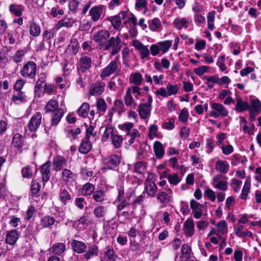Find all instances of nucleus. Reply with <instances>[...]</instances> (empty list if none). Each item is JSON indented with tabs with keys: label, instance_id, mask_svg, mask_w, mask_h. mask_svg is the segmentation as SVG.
Segmentation results:
<instances>
[{
	"label": "nucleus",
	"instance_id": "obj_1",
	"mask_svg": "<svg viewBox=\"0 0 261 261\" xmlns=\"http://www.w3.org/2000/svg\"><path fill=\"white\" fill-rule=\"evenodd\" d=\"M121 40L119 35L116 37H112L105 44L104 49L105 50H109L112 48L110 53L111 55L114 56L117 54L121 49Z\"/></svg>",
	"mask_w": 261,
	"mask_h": 261
},
{
	"label": "nucleus",
	"instance_id": "obj_2",
	"mask_svg": "<svg viewBox=\"0 0 261 261\" xmlns=\"http://www.w3.org/2000/svg\"><path fill=\"white\" fill-rule=\"evenodd\" d=\"M36 64L33 61H28L23 65L20 73L23 77L33 79L36 76Z\"/></svg>",
	"mask_w": 261,
	"mask_h": 261
},
{
	"label": "nucleus",
	"instance_id": "obj_3",
	"mask_svg": "<svg viewBox=\"0 0 261 261\" xmlns=\"http://www.w3.org/2000/svg\"><path fill=\"white\" fill-rule=\"evenodd\" d=\"M21 32V28L18 27L13 31L6 33L4 37L5 39L8 40L9 44L11 45L15 43L18 44L20 43L21 39L22 38Z\"/></svg>",
	"mask_w": 261,
	"mask_h": 261
},
{
	"label": "nucleus",
	"instance_id": "obj_4",
	"mask_svg": "<svg viewBox=\"0 0 261 261\" xmlns=\"http://www.w3.org/2000/svg\"><path fill=\"white\" fill-rule=\"evenodd\" d=\"M42 117V114L39 112H36L34 114L27 125L28 129L30 132L34 133L38 130L41 124Z\"/></svg>",
	"mask_w": 261,
	"mask_h": 261
},
{
	"label": "nucleus",
	"instance_id": "obj_5",
	"mask_svg": "<svg viewBox=\"0 0 261 261\" xmlns=\"http://www.w3.org/2000/svg\"><path fill=\"white\" fill-rule=\"evenodd\" d=\"M64 114V112L63 109H59L52 112L51 114L50 126L49 127L45 126V130L46 132L52 127H56L58 124L61 118L63 117Z\"/></svg>",
	"mask_w": 261,
	"mask_h": 261
},
{
	"label": "nucleus",
	"instance_id": "obj_6",
	"mask_svg": "<svg viewBox=\"0 0 261 261\" xmlns=\"http://www.w3.org/2000/svg\"><path fill=\"white\" fill-rule=\"evenodd\" d=\"M92 61L90 57L86 56H82L77 63L78 72L84 73L91 67Z\"/></svg>",
	"mask_w": 261,
	"mask_h": 261
},
{
	"label": "nucleus",
	"instance_id": "obj_7",
	"mask_svg": "<svg viewBox=\"0 0 261 261\" xmlns=\"http://www.w3.org/2000/svg\"><path fill=\"white\" fill-rule=\"evenodd\" d=\"M211 106L213 111L211 112L210 114V116H213L216 118L219 117V116H222L223 117L227 116L228 111L223 105L219 103L213 102Z\"/></svg>",
	"mask_w": 261,
	"mask_h": 261
},
{
	"label": "nucleus",
	"instance_id": "obj_8",
	"mask_svg": "<svg viewBox=\"0 0 261 261\" xmlns=\"http://www.w3.org/2000/svg\"><path fill=\"white\" fill-rule=\"evenodd\" d=\"M110 36V32L105 30L97 31L93 36V40L99 45H104L107 43V40Z\"/></svg>",
	"mask_w": 261,
	"mask_h": 261
},
{
	"label": "nucleus",
	"instance_id": "obj_9",
	"mask_svg": "<svg viewBox=\"0 0 261 261\" xmlns=\"http://www.w3.org/2000/svg\"><path fill=\"white\" fill-rule=\"evenodd\" d=\"M120 161L121 158L119 155L113 154L105 158L103 162L106 168L112 169L118 166Z\"/></svg>",
	"mask_w": 261,
	"mask_h": 261
},
{
	"label": "nucleus",
	"instance_id": "obj_10",
	"mask_svg": "<svg viewBox=\"0 0 261 261\" xmlns=\"http://www.w3.org/2000/svg\"><path fill=\"white\" fill-rule=\"evenodd\" d=\"M118 65L116 60H112L110 63L104 68L101 73H100V77L104 79L110 75L114 73L118 69Z\"/></svg>",
	"mask_w": 261,
	"mask_h": 261
},
{
	"label": "nucleus",
	"instance_id": "obj_11",
	"mask_svg": "<svg viewBox=\"0 0 261 261\" xmlns=\"http://www.w3.org/2000/svg\"><path fill=\"white\" fill-rule=\"evenodd\" d=\"M133 45L137 49L140 54L142 59L147 58L149 55V50L146 46H145L138 40H135L133 42Z\"/></svg>",
	"mask_w": 261,
	"mask_h": 261
},
{
	"label": "nucleus",
	"instance_id": "obj_12",
	"mask_svg": "<svg viewBox=\"0 0 261 261\" xmlns=\"http://www.w3.org/2000/svg\"><path fill=\"white\" fill-rule=\"evenodd\" d=\"M203 206L196 201L192 199L190 201V207L193 210V216L196 219H199L202 215V209Z\"/></svg>",
	"mask_w": 261,
	"mask_h": 261
},
{
	"label": "nucleus",
	"instance_id": "obj_13",
	"mask_svg": "<svg viewBox=\"0 0 261 261\" xmlns=\"http://www.w3.org/2000/svg\"><path fill=\"white\" fill-rule=\"evenodd\" d=\"M67 165L66 159L61 156L57 155L55 157L53 161V169L55 171H59Z\"/></svg>",
	"mask_w": 261,
	"mask_h": 261
},
{
	"label": "nucleus",
	"instance_id": "obj_14",
	"mask_svg": "<svg viewBox=\"0 0 261 261\" xmlns=\"http://www.w3.org/2000/svg\"><path fill=\"white\" fill-rule=\"evenodd\" d=\"M251 118L252 120L255 119L254 115L256 113H259L261 112V102L258 99H253L251 101V105L250 107L249 106V109Z\"/></svg>",
	"mask_w": 261,
	"mask_h": 261
},
{
	"label": "nucleus",
	"instance_id": "obj_15",
	"mask_svg": "<svg viewBox=\"0 0 261 261\" xmlns=\"http://www.w3.org/2000/svg\"><path fill=\"white\" fill-rule=\"evenodd\" d=\"M105 86L103 82L95 83L91 85L89 94L92 95H101L105 90Z\"/></svg>",
	"mask_w": 261,
	"mask_h": 261
},
{
	"label": "nucleus",
	"instance_id": "obj_16",
	"mask_svg": "<svg viewBox=\"0 0 261 261\" xmlns=\"http://www.w3.org/2000/svg\"><path fill=\"white\" fill-rule=\"evenodd\" d=\"M94 106H96L97 108L96 114L98 115V117L103 115L107 109V104L106 101L101 98L97 99L95 106H92V107Z\"/></svg>",
	"mask_w": 261,
	"mask_h": 261
},
{
	"label": "nucleus",
	"instance_id": "obj_17",
	"mask_svg": "<svg viewBox=\"0 0 261 261\" xmlns=\"http://www.w3.org/2000/svg\"><path fill=\"white\" fill-rule=\"evenodd\" d=\"M102 10L101 6H97L92 7L89 12V15L93 21H98L102 14Z\"/></svg>",
	"mask_w": 261,
	"mask_h": 261
},
{
	"label": "nucleus",
	"instance_id": "obj_18",
	"mask_svg": "<svg viewBox=\"0 0 261 261\" xmlns=\"http://www.w3.org/2000/svg\"><path fill=\"white\" fill-rule=\"evenodd\" d=\"M25 138L19 133H16L14 135L12 140V144L16 148L21 149L24 143Z\"/></svg>",
	"mask_w": 261,
	"mask_h": 261
},
{
	"label": "nucleus",
	"instance_id": "obj_19",
	"mask_svg": "<svg viewBox=\"0 0 261 261\" xmlns=\"http://www.w3.org/2000/svg\"><path fill=\"white\" fill-rule=\"evenodd\" d=\"M40 172L42 181L46 182L49 180L50 176L49 162H46L41 166Z\"/></svg>",
	"mask_w": 261,
	"mask_h": 261
},
{
	"label": "nucleus",
	"instance_id": "obj_20",
	"mask_svg": "<svg viewBox=\"0 0 261 261\" xmlns=\"http://www.w3.org/2000/svg\"><path fill=\"white\" fill-rule=\"evenodd\" d=\"M145 189L148 195L153 197L157 191L155 184L151 179H148L145 183Z\"/></svg>",
	"mask_w": 261,
	"mask_h": 261
},
{
	"label": "nucleus",
	"instance_id": "obj_21",
	"mask_svg": "<svg viewBox=\"0 0 261 261\" xmlns=\"http://www.w3.org/2000/svg\"><path fill=\"white\" fill-rule=\"evenodd\" d=\"M98 254V248L95 244H90L88 247V250L83 255L84 258L89 260L90 258L96 256Z\"/></svg>",
	"mask_w": 261,
	"mask_h": 261
},
{
	"label": "nucleus",
	"instance_id": "obj_22",
	"mask_svg": "<svg viewBox=\"0 0 261 261\" xmlns=\"http://www.w3.org/2000/svg\"><path fill=\"white\" fill-rule=\"evenodd\" d=\"M184 232L186 236L191 237L194 233V224L192 219H188L184 224Z\"/></svg>",
	"mask_w": 261,
	"mask_h": 261
},
{
	"label": "nucleus",
	"instance_id": "obj_23",
	"mask_svg": "<svg viewBox=\"0 0 261 261\" xmlns=\"http://www.w3.org/2000/svg\"><path fill=\"white\" fill-rule=\"evenodd\" d=\"M71 246L73 250L78 253L85 252L87 249V246L85 243L75 240L72 241Z\"/></svg>",
	"mask_w": 261,
	"mask_h": 261
},
{
	"label": "nucleus",
	"instance_id": "obj_24",
	"mask_svg": "<svg viewBox=\"0 0 261 261\" xmlns=\"http://www.w3.org/2000/svg\"><path fill=\"white\" fill-rule=\"evenodd\" d=\"M24 6L21 5H18L15 3L11 4L9 6L10 12L17 17H20L22 15V12L24 10Z\"/></svg>",
	"mask_w": 261,
	"mask_h": 261
},
{
	"label": "nucleus",
	"instance_id": "obj_25",
	"mask_svg": "<svg viewBox=\"0 0 261 261\" xmlns=\"http://www.w3.org/2000/svg\"><path fill=\"white\" fill-rule=\"evenodd\" d=\"M91 142L85 138L83 139L79 147V152L82 154L88 153L92 147Z\"/></svg>",
	"mask_w": 261,
	"mask_h": 261
},
{
	"label": "nucleus",
	"instance_id": "obj_26",
	"mask_svg": "<svg viewBox=\"0 0 261 261\" xmlns=\"http://www.w3.org/2000/svg\"><path fill=\"white\" fill-rule=\"evenodd\" d=\"M153 150L157 159H162L165 154V150L163 144L160 141H155L153 144Z\"/></svg>",
	"mask_w": 261,
	"mask_h": 261
},
{
	"label": "nucleus",
	"instance_id": "obj_27",
	"mask_svg": "<svg viewBox=\"0 0 261 261\" xmlns=\"http://www.w3.org/2000/svg\"><path fill=\"white\" fill-rule=\"evenodd\" d=\"M151 107L141 103L138 107V113L143 119L147 118L150 114Z\"/></svg>",
	"mask_w": 261,
	"mask_h": 261
},
{
	"label": "nucleus",
	"instance_id": "obj_28",
	"mask_svg": "<svg viewBox=\"0 0 261 261\" xmlns=\"http://www.w3.org/2000/svg\"><path fill=\"white\" fill-rule=\"evenodd\" d=\"M65 249L66 246L65 244L59 242L53 245L49 249V251L53 254L60 255L65 251Z\"/></svg>",
	"mask_w": 261,
	"mask_h": 261
},
{
	"label": "nucleus",
	"instance_id": "obj_29",
	"mask_svg": "<svg viewBox=\"0 0 261 261\" xmlns=\"http://www.w3.org/2000/svg\"><path fill=\"white\" fill-rule=\"evenodd\" d=\"M74 22L75 21L72 18L65 17L58 21L56 25V29L58 30L62 27H71Z\"/></svg>",
	"mask_w": 261,
	"mask_h": 261
},
{
	"label": "nucleus",
	"instance_id": "obj_30",
	"mask_svg": "<svg viewBox=\"0 0 261 261\" xmlns=\"http://www.w3.org/2000/svg\"><path fill=\"white\" fill-rule=\"evenodd\" d=\"M171 193L172 190L170 189H169L167 192L163 191L160 192L157 195L156 198L162 204L168 203L170 200L171 196L170 194H171Z\"/></svg>",
	"mask_w": 261,
	"mask_h": 261
},
{
	"label": "nucleus",
	"instance_id": "obj_31",
	"mask_svg": "<svg viewBox=\"0 0 261 261\" xmlns=\"http://www.w3.org/2000/svg\"><path fill=\"white\" fill-rule=\"evenodd\" d=\"M58 107V101L56 99H51L47 102L44 110L45 113L53 112L59 109Z\"/></svg>",
	"mask_w": 261,
	"mask_h": 261
},
{
	"label": "nucleus",
	"instance_id": "obj_32",
	"mask_svg": "<svg viewBox=\"0 0 261 261\" xmlns=\"http://www.w3.org/2000/svg\"><path fill=\"white\" fill-rule=\"evenodd\" d=\"M19 235L16 230H11L6 236V242L10 245H13L15 243Z\"/></svg>",
	"mask_w": 261,
	"mask_h": 261
},
{
	"label": "nucleus",
	"instance_id": "obj_33",
	"mask_svg": "<svg viewBox=\"0 0 261 261\" xmlns=\"http://www.w3.org/2000/svg\"><path fill=\"white\" fill-rule=\"evenodd\" d=\"M85 139L90 140L92 142L96 140V132L94 131V127L93 125H90L87 128Z\"/></svg>",
	"mask_w": 261,
	"mask_h": 261
},
{
	"label": "nucleus",
	"instance_id": "obj_34",
	"mask_svg": "<svg viewBox=\"0 0 261 261\" xmlns=\"http://www.w3.org/2000/svg\"><path fill=\"white\" fill-rule=\"evenodd\" d=\"M215 169L222 173H226L229 170V165L226 161L219 160L216 162Z\"/></svg>",
	"mask_w": 261,
	"mask_h": 261
},
{
	"label": "nucleus",
	"instance_id": "obj_35",
	"mask_svg": "<svg viewBox=\"0 0 261 261\" xmlns=\"http://www.w3.org/2000/svg\"><path fill=\"white\" fill-rule=\"evenodd\" d=\"M90 109V105L88 102H84L77 110V113L81 117L86 118L88 116Z\"/></svg>",
	"mask_w": 261,
	"mask_h": 261
},
{
	"label": "nucleus",
	"instance_id": "obj_36",
	"mask_svg": "<svg viewBox=\"0 0 261 261\" xmlns=\"http://www.w3.org/2000/svg\"><path fill=\"white\" fill-rule=\"evenodd\" d=\"M95 190V186L93 184L88 182L85 184L81 190V193L83 195H91Z\"/></svg>",
	"mask_w": 261,
	"mask_h": 261
},
{
	"label": "nucleus",
	"instance_id": "obj_37",
	"mask_svg": "<svg viewBox=\"0 0 261 261\" xmlns=\"http://www.w3.org/2000/svg\"><path fill=\"white\" fill-rule=\"evenodd\" d=\"M40 185L37 181L32 180L31 186V192L32 197H38L40 196Z\"/></svg>",
	"mask_w": 261,
	"mask_h": 261
},
{
	"label": "nucleus",
	"instance_id": "obj_38",
	"mask_svg": "<svg viewBox=\"0 0 261 261\" xmlns=\"http://www.w3.org/2000/svg\"><path fill=\"white\" fill-rule=\"evenodd\" d=\"M56 222L53 217L45 216L41 218L40 224L43 227H47L54 224Z\"/></svg>",
	"mask_w": 261,
	"mask_h": 261
},
{
	"label": "nucleus",
	"instance_id": "obj_39",
	"mask_svg": "<svg viewBox=\"0 0 261 261\" xmlns=\"http://www.w3.org/2000/svg\"><path fill=\"white\" fill-rule=\"evenodd\" d=\"M248 109L249 105L247 102L243 101L241 98H237L236 110L238 112H242Z\"/></svg>",
	"mask_w": 261,
	"mask_h": 261
},
{
	"label": "nucleus",
	"instance_id": "obj_40",
	"mask_svg": "<svg viewBox=\"0 0 261 261\" xmlns=\"http://www.w3.org/2000/svg\"><path fill=\"white\" fill-rule=\"evenodd\" d=\"M12 100L16 103H20L26 101L25 96L22 91H17L12 96Z\"/></svg>",
	"mask_w": 261,
	"mask_h": 261
},
{
	"label": "nucleus",
	"instance_id": "obj_41",
	"mask_svg": "<svg viewBox=\"0 0 261 261\" xmlns=\"http://www.w3.org/2000/svg\"><path fill=\"white\" fill-rule=\"evenodd\" d=\"M173 24L176 28L181 29L182 27L187 28L188 27V21L186 18H177L174 20Z\"/></svg>",
	"mask_w": 261,
	"mask_h": 261
},
{
	"label": "nucleus",
	"instance_id": "obj_42",
	"mask_svg": "<svg viewBox=\"0 0 261 261\" xmlns=\"http://www.w3.org/2000/svg\"><path fill=\"white\" fill-rule=\"evenodd\" d=\"M108 19L111 22L114 29L116 30L119 29L121 24V16L119 15L110 17Z\"/></svg>",
	"mask_w": 261,
	"mask_h": 261
},
{
	"label": "nucleus",
	"instance_id": "obj_43",
	"mask_svg": "<svg viewBox=\"0 0 261 261\" xmlns=\"http://www.w3.org/2000/svg\"><path fill=\"white\" fill-rule=\"evenodd\" d=\"M251 185V180L247 178L245 181V184L242 190L241 198L245 200L247 198L248 193L249 192Z\"/></svg>",
	"mask_w": 261,
	"mask_h": 261
},
{
	"label": "nucleus",
	"instance_id": "obj_44",
	"mask_svg": "<svg viewBox=\"0 0 261 261\" xmlns=\"http://www.w3.org/2000/svg\"><path fill=\"white\" fill-rule=\"evenodd\" d=\"M124 102L127 106L131 107L134 104L133 109L135 108L136 103L131 94V90L130 88H128L126 92L125 96L124 97Z\"/></svg>",
	"mask_w": 261,
	"mask_h": 261
},
{
	"label": "nucleus",
	"instance_id": "obj_45",
	"mask_svg": "<svg viewBox=\"0 0 261 261\" xmlns=\"http://www.w3.org/2000/svg\"><path fill=\"white\" fill-rule=\"evenodd\" d=\"M22 176L23 178H31L33 175V168L28 165L21 169Z\"/></svg>",
	"mask_w": 261,
	"mask_h": 261
},
{
	"label": "nucleus",
	"instance_id": "obj_46",
	"mask_svg": "<svg viewBox=\"0 0 261 261\" xmlns=\"http://www.w3.org/2000/svg\"><path fill=\"white\" fill-rule=\"evenodd\" d=\"M93 199L97 202H102L105 199V195L103 191L99 190L93 192Z\"/></svg>",
	"mask_w": 261,
	"mask_h": 261
},
{
	"label": "nucleus",
	"instance_id": "obj_47",
	"mask_svg": "<svg viewBox=\"0 0 261 261\" xmlns=\"http://www.w3.org/2000/svg\"><path fill=\"white\" fill-rule=\"evenodd\" d=\"M114 128L111 125H108L105 129V130L104 132L102 138V141L106 142L107 141L109 137L111 136V137H113V136H114Z\"/></svg>",
	"mask_w": 261,
	"mask_h": 261
},
{
	"label": "nucleus",
	"instance_id": "obj_48",
	"mask_svg": "<svg viewBox=\"0 0 261 261\" xmlns=\"http://www.w3.org/2000/svg\"><path fill=\"white\" fill-rule=\"evenodd\" d=\"M106 213V207L103 206L99 205L96 207L93 210V214L97 218H100L105 215Z\"/></svg>",
	"mask_w": 261,
	"mask_h": 261
},
{
	"label": "nucleus",
	"instance_id": "obj_49",
	"mask_svg": "<svg viewBox=\"0 0 261 261\" xmlns=\"http://www.w3.org/2000/svg\"><path fill=\"white\" fill-rule=\"evenodd\" d=\"M172 41L166 40L164 41H161L158 43L160 50L163 53H166L170 48L172 45Z\"/></svg>",
	"mask_w": 261,
	"mask_h": 261
},
{
	"label": "nucleus",
	"instance_id": "obj_50",
	"mask_svg": "<svg viewBox=\"0 0 261 261\" xmlns=\"http://www.w3.org/2000/svg\"><path fill=\"white\" fill-rule=\"evenodd\" d=\"M30 33L33 36H38L40 34V27L36 23L32 22L30 24Z\"/></svg>",
	"mask_w": 261,
	"mask_h": 261
},
{
	"label": "nucleus",
	"instance_id": "obj_51",
	"mask_svg": "<svg viewBox=\"0 0 261 261\" xmlns=\"http://www.w3.org/2000/svg\"><path fill=\"white\" fill-rule=\"evenodd\" d=\"M26 51L24 49H19L17 50L13 56V61L16 63L21 62L23 57Z\"/></svg>",
	"mask_w": 261,
	"mask_h": 261
},
{
	"label": "nucleus",
	"instance_id": "obj_52",
	"mask_svg": "<svg viewBox=\"0 0 261 261\" xmlns=\"http://www.w3.org/2000/svg\"><path fill=\"white\" fill-rule=\"evenodd\" d=\"M167 178L168 180V181L171 184L173 185H177L181 180V179L179 177L177 173L168 174L167 176Z\"/></svg>",
	"mask_w": 261,
	"mask_h": 261
},
{
	"label": "nucleus",
	"instance_id": "obj_53",
	"mask_svg": "<svg viewBox=\"0 0 261 261\" xmlns=\"http://www.w3.org/2000/svg\"><path fill=\"white\" fill-rule=\"evenodd\" d=\"M73 176V172L69 169H64L62 172V177L66 182H68L70 179H72Z\"/></svg>",
	"mask_w": 261,
	"mask_h": 261
},
{
	"label": "nucleus",
	"instance_id": "obj_54",
	"mask_svg": "<svg viewBox=\"0 0 261 261\" xmlns=\"http://www.w3.org/2000/svg\"><path fill=\"white\" fill-rule=\"evenodd\" d=\"M130 137V139L128 140L129 144H132L135 142V139L137 137L140 136V134L137 129H134L133 131L125 136L124 139H127V137Z\"/></svg>",
	"mask_w": 261,
	"mask_h": 261
},
{
	"label": "nucleus",
	"instance_id": "obj_55",
	"mask_svg": "<svg viewBox=\"0 0 261 261\" xmlns=\"http://www.w3.org/2000/svg\"><path fill=\"white\" fill-rule=\"evenodd\" d=\"M131 80L133 84L140 85L141 84L143 80L142 75L139 72H135L132 75Z\"/></svg>",
	"mask_w": 261,
	"mask_h": 261
},
{
	"label": "nucleus",
	"instance_id": "obj_56",
	"mask_svg": "<svg viewBox=\"0 0 261 261\" xmlns=\"http://www.w3.org/2000/svg\"><path fill=\"white\" fill-rule=\"evenodd\" d=\"M191 252L190 247L187 244H185L181 247V255L186 258V259H189Z\"/></svg>",
	"mask_w": 261,
	"mask_h": 261
},
{
	"label": "nucleus",
	"instance_id": "obj_57",
	"mask_svg": "<svg viewBox=\"0 0 261 261\" xmlns=\"http://www.w3.org/2000/svg\"><path fill=\"white\" fill-rule=\"evenodd\" d=\"M189 114L188 110L184 108L182 109L178 116V120L184 123H186L188 121Z\"/></svg>",
	"mask_w": 261,
	"mask_h": 261
},
{
	"label": "nucleus",
	"instance_id": "obj_58",
	"mask_svg": "<svg viewBox=\"0 0 261 261\" xmlns=\"http://www.w3.org/2000/svg\"><path fill=\"white\" fill-rule=\"evenodd\" d=\"M46 79V75L45 73H41L39 76V79L36 82L35 86V91L40 90L42 87V84L44 83Z\"/></svg>",
	"mask_w": 261,
	"mask_h": 261
},
{
	"label": "nucleus",
	"instance_id": "obj_59",
	"mask_svg": "<svg viewBox=\"0 0 261 261\" xmlns=\"http://www.w3.org/2000/svg\"><path fill=\"white\" fill-rule=\"evenodd\" d=\"M166 89L169 96L177 94L179 90L178 86L177 85H173L170 83L167 84Z\"/></svg>",
	"mask_w": 261,
	"mask_h": 261
},
{
	"label": "nucleus",
	"instance_id": "obj_60",
	"mask_svg": "<svg viewBox=\"0 0 261 261\" xmlns=\"http://www.w3.org/2000/svg\"><path fill=\"white\" fill-rule=\"evenodd\" d=\"M134 126V124L130 122L125 123L119 125V128L125 133V135L130 133V130Z\"/></svg>",
	"mask_w": 261,
	"mask_h": 261
},
{
	"label": "nucleus",
	"instance_id": "obj_61",
	"mask_svg": "<svg viewBox=\"0 0 261 261\" xmlns=\"http://www.w3.org/2000/svg\"><path fill=\"white\" fill-rule=\"evenodd\" d=\"M123 141L122 137L120 135H114L112 138V142L115 147L119 148L121 146Z\"/></svg>",
	"mask_w": 261,
	"mask_h": 261
},
{
	"label": "nucleus",
	"instance_id": "obj_62",
	"mask_svg": "<svg viewBox=\"0 0 261 261\" xmlns=\"http://www.w3.org/2000/svg\"><path fill=\"white\" fill-rule=\"evenodd\" d=\"M161 27L160 20L158 18H154L152 20L151 24L149 25V28L152 31H155Z\"/></svg>",
	"mask_w": 261,
	"mask_h": 261
},
{
	"label": "nucleus",
	"instance_id": "obj_63",
	"mask_svg": "<svg viewBox=\"0 0 261 261\" xmlns=\"http://www.w3.org/2000/svg\"><path fill=\"white\" fill-rule=\"evenodd\" d=\"M60 199L63 202L65 203L71 199V196L66 190H63L60 192Z\"/></svg>",
	"mask_w": 261,
	"mask_h": 261
},
{
	"label": "nucleus",
	"instance_id": "obj_64",
	"mask_svg": "<svg viewBox=\"0 0 261 261\" xmlns=\"http://www.w3.org/2000/svg\"><path fill=\"white\" fill-rule=\"evenodd\" d=\"M145 169V165L143 162L136 163L134 166V171L139 173H142Z\"/></svg>",
	"mask_w": 261,
	"mask_h": 261
}]
</instances>
